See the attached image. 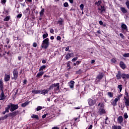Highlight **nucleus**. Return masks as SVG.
<instances>
[{"mask_svg": "<svg viewBox=\"0 0 129 129\" xmlns=\"http://www.w3.org/2000/svg\"><path fill=\"white\" fill-rule=\"evenodd\" d=\"M0 90L1 91V93L0 94V100H4V99H6V96L4 92V82H3L2 79L0 80Z\"/></svg>", "mask_w": 129, "mask_h": 129, "instance_id": "f257e3e1", "label": "nucleus"}, {"mask_svg": "<svg viewBox=\"0 0 129 129\" xmlns=\"http://www.w3.org/2000/svg\"><path fill=\"white\" fill-rule=\"evenodd\" d=\"M54 87H56L54 88ZM53 88H54L53 91L55 93H57L59 90H60V83H54L50 85L49 89L50 90H53Z\"/></svg>", "mask_w": 129, "mask_h": 129, "instance_id": "f03ea898", "label": "nucleus"}, {"mask_svg": "<svg viewBox=\"0 0 129 129\" xmlns=\"http://www.w3.org/2000/svg\"><path fill=\"white\" fill-rule=\"evenodd\" d=\"M50 45V42H49V38H45L43 40L41 43V48L42 49H48V47Z\"/></svg>", "mask_w": 129, "mask_h": 129, "instance_id": "7ed1b4c3", "label": "nucleus"}, {"mask_svg": "<svg viewBox=\"0 0 129 129\" xmlns=\"http://www.w3.org/2000/svg\"><path fill=\"white\" fill-rule=\"evenodd\" d=\"M13 77L11 78L12 80H17L19 77V69H14L13 71Z\"/></svg>", "mask_w": 129, "mask_h": 129, "instance_id": "20e7f679", "label": "nucleus"}, {"mask_svg": "<svg viewBox=\"0 0 129 129\" xmlns=\"http://www.w3.org/2000/svg\"><path fill=\"white\" fill-rule=\"evenodd\" d=\"M9 106L10 107V111L11 112L15 111V110H17V109L19 108V105L14 104H13V103H10Z\"/></svg>", "mask_w": 129, "mask_h": 129, "instance_id": "39448f33", "label": "nucleus"}, {"mask_svg": "<svg viewBox=\"0 0 129 129\" xmlns=\"http://www.w3.org/2000/svg\"><path fill=\"white\" fill-rule=\"evenodd\" d=\"M102 78H103V74L101 73L100 74H99L97 76L96 79L95 80L96 82H98V83H99L100 81H101Z\"/></svg>", "mask_w": 129, "mask_h": 129, "instance_id": "423d86ee", "label": "nucleus"}, {"mask_svg": "<svg viewBox=\"0 0 129 129\" xmlns=\"http://www.w3.org/2000/svg\"><path fill=\"white\" fill-rule=\"evenodd\" d=\"M19 112H20L19 111V110L15 111L13 112L8 113V116H9V117L12 116V117H15V116H17V115H18V114H19Z\"/></svg>", "mask_w": 129, "mask_h": 129, "instance_id": "0eeeda50", "label": "nucleus"}, {"mask_svg": "<svg viewBox=\"0 0 129 129\" xmlns=\"http://www.w3.org/2000/svg\"><path fill=\"white\" fill-rule=\"evenodd\" d=\"M88 102L90 106H93V105L96 103V101H95V100L90 98L88 100Z\"/></svg>", "mask_w": 129, "mask_h": 129, "instance_id": "6e6552de", "label": "nucleus"}, {"mask_svg": "<svg viewBox=\"0 0 129 129\" xmlns=\"http://www.w3.org/2000/svg\"><path fill=\"white\" fill-rule=\"evenodd\" d=\"M117 123H119L122 125V126H123V124H122V122H123V117L122 116H119L117 117Z\"/></svg>", "mask_w": 129, "mask_h": 129, "instance_id": "1a4fd4ad", "label": "nucleus"}, {"mask_svg": "<svg viewBox=\"0 0 129 129\" xmlns=\"http://www.w3.org/2000/svg\"><path fill=\"white\" fill-rule=\"evenodd\" d=\"M71 57H74V52L67 53V55H66L65 58L66 60H69V59H70Z\"/></svg>", "mask_w": 129, "mask_h": 129, "instance_id": "9d476101", "label": "nucleus"}, {"mask_svg": "<svg viewBox=\"0 0 129 129\" xmlns=\"http://www.w3.org/2000/svg\"><path fill=\"white\" fill-rule=\"evenodd\" d=\"M119 66L121 69L124 70L126 68V64L123 62V61H120L119 62Z\"/></svg>", "mask_w": 129, "mask_h": 129, "instance_id": "9b49d317", "label": "nucleus"}, {"mask_svg": "<svg viewBox=\"0 0 129 129\" xmlns=\"http://www.w3.org/2000/svg\"><path fill=\"white\" fill-rule=\"evenodd\" d=\"M50 89H44L40 91V94H42V95H46V94H47L48 92H49Z\"/></svg>", "mask_w": 129, "mask_h": 129, "instance_id": "f8f14e48", "label": "nucleus"}, {"mask_svg": "<svg viewBox=\"0 0 129 129\" xmlns=\"http://www.w3.org/2000/svg\"><path fill=\"white\" fill-rule=\"evenodd\" d=\"M123 100L124 102V104H125L126 107H128V106H129V98H124V99H123Z\"/></svg>", "mask_w": 129, "mask_h": 129, "instance_id": "ddd939ff", "label": "nucleus"}, {"mask_svg": "<svg viewBox=\"0 0 129 129\" xmlns=\"http://www.w3.org/2000/svg\"><path fill=\"white\" fill-rule=\"evenodd\" d=\"M122 75V74H121V72L118 71L117 74L116 75V77L117 80H119L121 79V75Z\"/></svg>", "mask_w": 129, "mask_h": 129, "instance_id": "4468645a", "label": "nucleus"}, {"mask_svg": "<svg viewBox=\"0 0 129 129\" xmlns=\"http://www.w3.org/2000/svg\"><path fill=\"white\" fill-rule=\"evenodd\" d=\"M121 78L123 79V80H126V79H129V74H122Z\"/></svg>", "mask_w": 129, "mask_h": 129, "instance_id": "2eb2a0df", "label": "nucleus"}, {"mask_svg": "<svg viewBox=\"0 0 129 129\" xmlns=\"http://www.w3.org/2000/svg\"><path fill=\"white\" fill-rule=\"evenodd\" d=\"M10 79H11V75L6 74L4 77V81H5V82H8V81H10Z\"/></svg>", "mask_w": 129, "mask_h": 129, "instance_id": "dca6fc26", "label": "nucleus"}, {"mask_svg": "<svg viewBox=\"0 0 129 129\" xmlns=\"http://www.w3.org/2000/svg\"><path fill=\"white\" fill-rule=\"evenodd\" d=\"M106 113V111H105V109H104V108H100L99 109V113L101 115H102V114H104V113Z\"/></svg>", "mask_w": 129, "mask_h": 129, "instance_id": "f3484780", "label": "nucleus"}, {"mask_svg": "<svg viewBox=\"0 0 129 129\" xmlns=\"http://www.w3.org/2000/svg\"><path fill=\"white\" fill-rule=\"evenodd\" d=\"M117 101H118V99L115 98L114 100H112L111 103L113 106H116L117 105Z\"/></svg>", "mask_w": 129, "mask_h": 129, "instance_id": "a211bd4d", "label": "nucleus"}, {"mask_svg": "<svg viewBox=\"0 0 129 129\" xmlns=\"http://www.w3.org/2000/svg\"><path fill=\"white\" fill-rule=\"evenodd\" d=\"M98 11H100V14H103V12H105L106 9L104 6H101V8L98 9Z\"/></svg>", "mask_w": 129, "mask_h": 129, "instance_id": "6ab92c4d", "label": "nucleus"}, {"mask_svg": "<svg viewBox=\"0 0 129 129\" xmlns=\"http://www.w3.org/2000/svg\"><path fill=\"white\" fill-rule=\"evenodd\" d=\"M42 75H44V72L41 71L38 72V73L36 75V77L37 78H41L42 77Z\"/></svg>", "mask_w": 129, "mask_h": 129, "instance_id": "aec40b11", "label": "nucleus"}, {"mask_svg": "<svg viewBox=\"0 0 129 129\" xmlns=\"http://www.w3.org/2000/svg\"><path fill=\"white\" fill-rule=\"evenodd\" d=\"M69 84L70 88H74V84H75V82H74V81H71Z\"/></svg>", "mask_w": 129, "mask_h": 129, "instance_id": "412c9836", "label": "nucleus"}, {"mask_svg": "<svg viewBox=\"0 0 129 129\" xmlns=\"http://www.w3.org/2000/svg\"><path fill=\"white\" fill-rule=\"evenodd\" d=\"M120 10L123 14H126L127 13V10H126L124 7H120Z\"/></svg>", "mask_w": 129, "mask_h": 129, "instance_id": "4be33fe9", "label": "nucleus"}, {"mask_svg": "<svg viewBox=\"0 0 129 129\" xmlns=\"http://www.w3.org/2000/svg\"><path fill=\"white\" fill-rule=\"evenodd\" d=\"M121 28L122 30H125V31H127V26H126V25L123 24V23H122L121 25Z\"/></svg>", "mask_w": 129, "mask_h": 129, "instance_id": "5701e85b", "label": "nucleus"}, {"mask_svg": "<svg viewBox=\"0 0 129 129\" xmlns=\"http://www.w3.org/2000/svg\"><path fill=\"white\" fill-rule=\"evenodd\" d=\"M124 98H129L128 93L126 91V89L125 90V93L123 96V99H124Z\"/></svg>", "mask_w": 129, "mask_h": 129, "instance_id": "b1692460", "label": "nucleus"}, {"mask_svg": "<svg viewBox=\"0 0 129 129\" xmlns=\"http://www.w3.org/2000/svg\"><path fill=\"white\" fill-rule=\"evenodd\" d=\"M9 117V114L5 115L4 116H2L0 117V120H5V119H7V118Z\"/></svg>", "mask_w": 129, "mask_h": 129, "instance_id": "393cba45", "label": "nucleus"}, {"mask_svg": "<svg viewBox=\"0 0 129 129\" xmlns=\"http://www.w3.org/2000/svg\"><path fill=\"white\" fill-rule=\"evenodd\" d=\"M112 129H121V126L114 125L112 126Z\"/></svg>", "mask_w": 129, "mask_h": 129, "instance_id": "a878e982", "label": "nucleus"}, {"mask_svg": "<svg viewBox=\"0 0 129 129\" xmlns=\"http://www.w3.org/2000/svg\"><path fill=\"white\" fill-rule=\"evenodd\" d=\"M107 95L110 98L113 97V93L112 92H109L107 93Z\"/></svg>", "mask_w": 129, "mask_h": 129, "instance_id": "bb28decb", "label": "nucleus"}, {"mask_svg": "<svg viewBox=\"0 0 129 129\" xmlns=\"http://www.w3.org/2000/svg\"><path fill=\"white\" fill-rule=\"evenodd\" d=\"M29 103H30V102L26 101V102L22 103L21 104V106H22V107H26V106L27 105H29Z\"/></svg>", "mask_w": 129, "mask_h": 129, "instance_id": "cd10ccee", "label": "nucleus"}, {"mask_svg": "<svg viewBox=\"0 0 129 129\" xmlns=\"http://www.w3.org/2000/svg\"><path fill=\"white\" fill-rule=\"evenodd\" d=\"M40 92H41V91H40V90H39L32 91V93H33V94H40Z\"/></svg>", "mask_w": 129, "mask_h": 129, "instance_id": "c85d7f7f", "label": "nucleus"}, {"mask_svg": "<svg viewBox=\"0 0 129 129\" xmlns=\"http://www.w3.org/2000/svg\"><path fill=\"white\" fill-rule=\"evenodd\" d=\"M32 118H35V119H37L38 120L39 119V116H38V115H36V114H32V115L31 116Z\"/></svg>", "mask_w": 129, "mask_h": 129, "instance_id": "c756f323", "label": "nucleus"}, {"mask_svg": "<svg viewBox=\"0 0 129 129\" xmlns=\"http://www.w3.org/2000/svg\"><path fill=\"white\" fill-rule=\"evenodd\" d=\"M10 109H11L10 105H8L7 107L5 108V111L7 113L10 112Z\"/></svg>", "mask_w": 129, "mask_h": 129, "instance_id": "7c9ffc66", "label": "nucleus"}, {"mask_svg": "<svg viewBox=\"0 0 129 129\" xmlns=\"http://www.w3.org/2000/svg\"><path fill=\"white\" fill-rule=\"evenodd\" d=\"M11 19V16H7L4 19V21L5 22H9V21H10V19Z\"/></svg>", "mask_w": 129, "mask_h": 129, "instance_id": "2f4dec72", "label": "nucleus"}, {"mask_svg": "<svg viewBox=\"0 0 129 129\" xmlns=\"http://www.w3.org/2000/svg\"><path fill=\"white\" fill-rule=\"evenodd\" d=\"M44 13H45V9L42 8L41 11L39 12V15L41 16H44Z\"/></svg>", "mask_w": 129, "mask_h": 129, "instance_id": "473e14b6", "label": "nucleus"}, {"mask_svg": "<svg viewBox=\"0 0 129 129\" xmlns=\"http://www.w3.org/2000/svg\"><path fill=\"white\" fill-rule=\"evenodd\" d=\"M117 88L119 89V92H121V90H122V85H118Z\"/></svg>", "mask_w": 129, "mask_h": 129, "instance_id": "72a5a7b5", "label": "nucleus"}, {"mask_svg": "<svg viewBox=\"0 0 129 129\" xmlns=\"http://www.w3.org/2000/svg\"><path fill=\"white\" fill-rule=\"evenodd\" d=\"M44 69H46V66H45V65L41 66L39 68V71H42L44 70Z\"/></svg>", "mask_w": 129, "mask_h": 129, "instance_id": "f704fd0d", "label": "nucleus"}, {"mask_svg": "<svg viewBox=\"0 0 129 129\" xmlns=\"http://www.w3.org/2000/svg\"><path fill=\"white\" fill-rule=\"evenodd\" d=\"M48 33H45L42 35L43 39H47L48 38Z\"/></svg>", "mask_w": 129, "mask_h": 129, "instance_id": "c9c22d12", "label": "nucleus"}, {"mask_svg": "<svg viewBox=\"0 0 129 129\" xmlns=\"http://www.w3.org/2000/svg\"><path fill=\"white\" fill-rule=\"evenodd\" d=\"M95 5L99 7V6H100V5H101V1H99L98 2H96L95 3Z\"/></svg>", "mask_w": 129, "mask_h": 129, "instance_id": "e433bc0d", "label": "nucleus"}, {"mask_svg": "<svg viewBox=\"0 0 129 129\" xmlns=\"http://www.w3.org/2000/svg\"><path fill=\"white\" fill-rule=\"evenodd\" d=\"M98 106H100V108H104V104L99 103L98 104Z\"/></svg>", "mask_w": 129, "mask_h": 129, "instance_id": "4c0bfd02", "label": "nucleus"}, {"mask_svg": "<svg viewBox=\"0 0 129 129\" xmlns=\"http://www.w3.org/2000/svg\"><path fill=\"white\" fill-rule=\"evenodd\" d=\"M123 117H124V118H125V119H126L127 118H128V115H127V113L125 112L124 113Z\"/></svg>", "mask_w": 129, "mask_h": 129, "instance_id": "58836bf2", "label": "nucleus"}, {"mask_svg": "<svg viewBox=\"0 0 129 129\" xmlns=\"http://www.w3.org/2000/svg\"><path fill=\"white\" fill-rule=\"evenodd\" d=\"M123 57H124L125 58H127L129 57V53H124L122 55Z\"/></svg>", "mask_w": 129, "mask_h": 129, "instance_id": "ea45409f", "label": "nucleus"}, {"mask_svg": "<svg viewBox=\"0 0 129 129\" xmlns=\"http://www.w3.org/2000/svg\"><path fill=\"white\" fill-rule=\"evenodd\" d=\"M70 63H71V61H69L67 62V67H68V69H71V67L70 66Z\"/></svg>", "mask_w": 129, "mask_h": 129, "instance_id": "a19ab883", "label": "nucleus"}, {"mask_svg": "<svg viewBox=\"0 0 129 129\" xmlns=\"http://www.w3.org/2000/svg\"><path fill=\"white\" fill-rule=\"evenodd\" d=\"M63 7H64V8H68V7H69V4H68V3L65 2L63 4Z\"/></svg>", "mask_w": 129, "mask_h": 129, "instance_id": "79ce46f5", "label": "nucleus"}, {"mask_svg": "<svg viewBox=\"0 0 129 129\" xmlns=\"http://www.w3.org/2000/svg\"><path fill=\"white\" fill-rule=\"evenodd\" d=\"M125 5L127 7V9H128V10H129V1L127 0L126 2H125Z\"/></svg>", "mask_w": 129, "mask_h": 129, "instance_id": "37998d69", "label": "nucleus"}, {"mask_svg": "<svg viewBox=\"0 0 129 129\" xmlns=\"http://www.w3.org/2000/svg\"><path fill=\"white\" fill-rule=\"evenodd\" d=\"M120 97H122V94H120V95H119L117 98H116V99H118V100H120Z\"/></svg>", "mask_w": 129, "mask_h": 129, "instance_id": "c03bdc74", "label": "nucleus"}, {"mask_svg": "<svg viewBox=\"0 0 129 129\" xmlns=\"http://www.w3.org/2000/svg\"><path fill=\"white\" fill-rule=\"evenodd\" d=\"M80 8L81 11H83V10L84 9V5L81 4L80 6Z\"/></svg>", "mask_w": 129, "mask_h": 129, "instance_id": "a18cd8bd", "label": "nucleus"}, {"mask_svg": "<svg viewBox=\"0 0 129 129\" xmlns=\"http://www.w3.org/2000/svg\"><path fill=\"white\" fill-rule=\"evenodd\" d=\"M42 109V106H38L36 108V111H39V110H41Z\"/></svg>", "mask_w": 129, "mask_h": 129, "instance_id": "49530a36", "label": "nucleus"}, {"mask_svg": "<svg viewBox=\"0 0 129 129\" xmlns=\"http://www.w3.org/2000/svg\"><path fill=\"white\" fill-rule=\"evenodd\" d=\"M77 59H78V57H75L74 58H73L72 59V62H75V61H77Z\"/></svg>", "mask_w": 129, "mask_h": 129, "instance_id": "de8ad7c7", "label": "nucleus"}, {"mask_svg": "<svg viewBox=\"0 0 129 129\" xmlns=\"http://www.w3.org/2000/svg\"><path fill=\"white\" fill-rule=\"evenodd\" d=\"M58 24H59V26L63 25V20H59L57 22Z\"/></svg>", "mask_w": 129, "mask_h": 129, "instance_id": "09e8293b", "label": "nucleus"}, {"mask_svg": "<svg viewBox=\"0 0 129 129\" xmlns=\"http://www.w3.org/2000/svg\"><path fill=\"white\" fill-rule=\"evenodd\" d=\"M81 73H82L81 70H79L78 71H76V74H81Z\"/></svg>", "mask_w": 129, "mask_h": 129, "instance_id": "8fccbe9b", "label": "nucleus"}, {"mask_svg": "<svg viewBox=\"0 0 129 129\" xmlns=\"http://www.w3.org/2000/svg\"><path fill=\"white\" fill-rule=\"evenodd\" d=\"M22 14H19L17 15V18L18 19H21L22 18Z\"/></svg>", "mask_w": 129, "mask_h": 129, "instance_id": "3c124183", "label": "nucleus"}, {"mask_svg": "<svg viewBox=\"0 0 129 129\" xmlns=\"http://www.w3.org/2000/svg\"><path fill=\"white\" fill-rule=\"evenodd\" d=\"M37 46H38V44H37L36 42H34V43H33V46L34 48H36Z\"/></svg>", "mask_w": 129, "mask_h": 129, "instance_id": "603ef678", "label": "nucleus"}, {"mask_svg": "<svg viewBox=\"0 0 129 129\" xmlns=\"http://www.w3.org/2000/svg\"><path fill=\"white\" fill-rule=\"evenodd\" d=\"M119 36H120V38H121L122 39H124V36L123 35V34L122 33H120Z\"/></svg>", "mask_w": 129, "mask_h": 129, "instance_id": "864d4df0", "label": "nucleus"}, {"mask_svg": "<svg viewBox=\"0 0 129 129\" xmlns=\"http://www.w3.org/2000/svg\"><path fill=\"white\" fill-rule=\"evenodd\" d=\"M6 43L7 45H9V44L10 43V39H9V38H6Z\"/></svg>", "mask_w": 129, "mask_h": 129, "instance_id": "5fc2aeb1", "label": "nucleus"}, {"mask_svg": "<svg viewBox=\"0 0 129 129\" xmlns=\"http://www.w3.org/2000/svg\"><path fill=\"white\" fill-rule=\"evenodd\" d=\"M70 48L69 46H67L65 49L66 52H67V51H69V52H71L70 50H69Z\"/></svg>", "mask_w": 129, "mask_h": 129, "instance_id": "6e6d98bb", "label": "nucleus"}, {"mask_svg": "<svg viewBox=\"0 0 129 129\" xmlns=\"http://www.w3.org/2000/svg\"><path fill=\"white\" fill-rule=\"evenodd\" d=\"M1 4H6L7 3V0H1Z\"/></svg>", "mask_w": 129, "mask_h": 129, "instance_id": "4d7b16f0", "label": "nucleus"}, {"mask_svg": "<svg viewBox=\"0 0 129 129\" xmlns=\"http://www.w3.org/2000/svg\"><path fill=\"white\" fill-rule=\"evenodd\" d=\"M61 36H57L56 37V40L57 41H60V40H61Z\"/></svg>", "mask_w": 129, "mask_h": 129, "instance_id": "13d9d810", "label": "nucleus"}, {"mask_svg": "<svg viewBox=\"0 0 129 129\" xmlns=\"http://www.w3.org/2000/svg\"><path fill=\"white\" fill-rule=\"evenodd\" d=\"M43 15H40L39 18V21H42V19H43Z\"/></svg>", "mask_w": 129, "mask_h": 129, "instance_id": "bf43d9fd", "label": "nucleus"}, {"mask_svg": "<svg viewBox=\"0 0 129 129\" xmlns=\"http://www.w3.org/2000/svg\"><path fill=\"white\" fill-rule=\"evenodd\" d=\"M50 33H51V34H54V29H50Z\"/></svg>", "mask_w": 129, "mask_h": 129, "instance_id": "052dcab7", "label": "nucleus"}, {"mask_svg": "<svg viewBox=\"0 0 129 129\" xmlns=\"http://www.w3.org/2000/svg\"><path fill=\"white\" fill-rule=\"evenodd\" d=\"M26 47H27L28 49H29V48H30V46H31V44H26L25 45Z\"/></svg>", "mask_w": 129, "mask_h": 129, "instance_id": "680f3d73", "label": "nucleus"}, {"mask_svg": "<svg viewBox=\"0 0 129 129\" xmlns=\"http://www.w3.org/2000/svg\"><path fill=\"white\" fill-rule=\"evenodd\" d=\"M99 24L101 25V26H103V22H102V21H100L99 22Z\"/></svg>", "mask_w": 129, "mask_h": 129, "instance_id": "e2e57ef3", "label": "nucleus"}, {"mask_svg": "<svg viewBox=\"0 0 129 129\" xmlns=\"http://www.w3.org/2000/svg\"><path fill=\"white\" fill-rule=\"evenodd\" d=\"M77 65H79L81 63V61L78 60L76 61Z\"/></svg>", "mask_w": 129, "mask_h": 129, "instance_id": "0e129e2a", "label": "nucleus"}, {"mask_svg": "<svg viewBox=\"0 0 129 129\" xmlns=\"http://www.w3.org/2000/svg\"><path fill=\"white\" fill-rule=\"evenodd\" d=\"M111 62H113V63H115V62H116V60H115V59H114V58L112 59Z\"/></svg>", "mask_w": 129, "mask_h": 129, "instance_id": "69168bd1", "label": "nucleus"}, {"mask_svg": "<svg viewBox=\"0 0 129 129\" xmlns=\"http://www.w3.org/2000/svg\"><path fill=\"white\" fill-rule=\"evenodd\" d=\"M46 116H47V114H44L42 116V118H45Z\"/></svg>", "mask_w": 129, "mask_h": 129, "instance_id": "338daca9", "label": "nucleus"}, {"mask_svg": "<svg viewBox=\"0 0 129 129\" xmlns=\"http://www.w3.org/2000/svg\"><path fill=\"white\" fill-rule=\"evenodd\" d=\"M51 129H59V127H58V126H54L52 127Z\"/></svg>", "mask_w": 129, "mask_h": 129, "instance_id": "774afa93", "label": "nucleus"}]
</instances>
